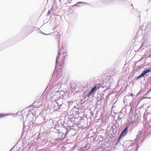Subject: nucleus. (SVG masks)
Listing matches in <instances>:
<instances>
[{
    "label": "nucleus",
    "instance_id": "obj_1",
    "mask_svg": "<svg viewBox=\"0 0 151 151\" xmlns=\"http://www.w3.org/2000/svg\"><path fill=\"white\" fill-rule=\"evenodd\" d=\"M144 128L143 130L138 133L137 135V137L135 140L136 141H138L139 138H140L142 136H144L145 139L146 136L151 133V125H150L148 123H143Z\"/></svg>",
    "mask_w": 151,
    "mask_h": 151
},
{
    "label": "nucleus",
    "instance_id": "obj_2",
    "mask_svg": "<svg viewBox=\"0 0 151 151\" xmlns=\"http://www.w3.org/2000/svg\"><path fill=\"white\" fill-rule=\"evenodd\" d=\"M36 109L35 107H28L20 111H18L16 113H35Z\"/></svg>",
    "mask_w": 151,
    "mask_h": 151
},
{
    "label": "nucleus",
    "instance_id": "obj_3",
    "mask_svg": "<svg viewBox=\"0 0 151 151\" xmlns=\"http://www.w3.org/2000/svg\"><path fill=\"white\" fill-rule=\"evenodd\" d=\"M67 114L69 116L68 121V123L70 124V123H72L73 124L71 125V126H73L75 122H76L77 119L73 115H73V114H70V115H69V114Z\"/></svg>",
    "mask_w": 151,
    "mask_h": 151
},
{
    "label": "nucleus",
    "instance_id": "obj_4",
    "mask_svg": "<svg viewBox=\"0 0 151 151\" xmlns=\"http://www.w3.org/2000/svg\"><path fill=\"white\" fill-rule=\"evenodd\" d=\"M150 71L151 70L150 69H147L144 70L139 75L135 78L134 79L138 80L139 78L144 76L147 73H149Z\"/></svg>",
    "mask_w": 151,
    "mask_h": 151
},
{
    "label": "nucleus",
    "instance_id": "obj_5",
    "mask_svg": "<svg viewBox=\"0 0 151 151\" xmlns=\"http://www.w3.org/2000/svg\"><path fill=\"white\" fill-rule=\"evenodd\" d=\"M105 99V98L103 97H101L99 99H98L96 102V106H100L101 105L104 103Z\"/></svg>",
    "mask_w": 151,
    "mask_h": 151
},
{
    "label": "nucleus",
    "instance_id": "obj_6",
    "mask_svg": "<svg viewBox=\"0 0 151 151\" xmlns=\"http://www.w3.org/2000/svg\"><path fill=\"white\" fill-rule=\"evenodd\" d=\"M129 125H127L124 128V130L122 131L120 135L123 136L124 137L126 135L128 132V128Z\"/></svg>",
    "mask_w": 151,
    "mask_h": 151
},
{
    "label": "nucleus",
    "instance_id": "obj_7",
    "mask_svg": "<svg viewBox=\"0 0 151 151\" xmlns=\"http://www.w3.org/2000/svg\"><path fill=\"white\" fill-rule=\"evenodd\" d=\"M135 144L134 142H131L129 143V146L127 148L128 151H130L133 150L134 148Z\"/></svg>",
    "mask_w": 151,
    "mask_h": 151
},
{
    "label": "nucleus",
    "instance_id": "obj_8",
    "mask_svg": "<svg viewBox=\"0 0 151 151\" xmlns=\"http://www.w3.org/2000/svg\"><path fill=\"white\" fill-rule=\"evenodd\" d=\"M17 114H0V119L4 117H6L7 116L10 115L13 117L16 116Z\"/></svg>",
    "mask_w": 151,
    "mask_h": 151
},
{
    "label": "nucleus",
    "instance_id": "obj_9",
    "mask_svg": "<svg viewBox=\"0 0 151 151\" xmlns=\"http://www.w3.org/2000/svg\"><path fill=\"white\" fill-rule=\"evenodd\" d=\"M61 54V52L60 51V50H59L58 51V54L57 56L56 60V67L58 64V59L60 57V55Z\"/></svg>",
    "mask_w": 151,
    "mask_h": 151
},
{
    "label": "nucleus",
    "instance_id": "obj_10",
    "mask_svg": "<svg viewBox=\"0 0 151 151\" xmlns=\"http://www.w3.org/2000/svg\"><path fill=\"white\" fill-rule=\"evenodd\" d=\"M139 114H134L133 116L132 117V120L134 121H136L139 118Z\"/></svg>",
    "mask_w": 151,
    "mask_h": 151
},
{
    "label": "nucleus",
    "instance_id": "obj_11",
    "mask_svg": "<svg viewBox=\"0 0 151 151\" xmlns=\"http://www.w3.org/2000/svg\"><path fill=\"white\" fill-rule=\"evenodd\" d=\"M133 95L132 93H130L129 94H128V95H126V96L124 97V103L125 105L126 106H127V104H125V99H127L128 97H129L130 96H131L132 97H133Z\"/></svg>",
    "mask_w": 151,
    "mask_h": 151
},
{
    "label": "nucleus",
    "instance_id": "obj_12",
    "mask_svg": "<svg viewBox=\"0 0 151 151\" xmlns=\"http://www.w3.org/2000/svg\"><path fill=\"white\" fill-rule=\"evenodd\" d=\"M148 114H143V117L144 119L143 123L145 124L146 121L147 120V118L148 116Z\"/></svg>",
    "mask_w": 151,
    "mask_h": 151
},
{
    "label": "nucleus",
    "instance_id": "obj_13",
    "mask_svg": "<svg viewBox=\"0 0 151 151\" xmlns=\"http://www.w3.org/2000/svg\"><path fill=\"white\" fill-rule=\"evenodd\" d=\"M82 3L85 4H90L89 3H87V2H83L81 1V2H78L76 4H75V5H74V6H80L79 4H82Z\"/></svg>",
    "mask_w": 151,
    "mask_h": 151
},
{
    "label": "nucleus",
    "instance_id": "obj_14",
    "mask_svg": "<svg viewBox=\"0 0 151 151\" xmlns=\"http://www.w3.org/2000/svg\"><path fill=\"white\" fill-rule=\"evenodd\" d=\"M97 87L96 86H95L94 87L92 88L90 90L93 93L96 90Z\"/></svg>",
    "mask_w": 151,
    "mask_h": 151
},
{
    "label": "nucleus",
    "instance_id": "obj_15",
    "mask_svg": "<svg viewBox=\"0 0 151 151\" xmlns=\"http://www.w3.org/2000/svg\"><path fill=\"white\" fill-rule=\"evenodd\" d=\"M71 129L70 127H68V128H66V131L65 132V136H66L68 134V133L70 130Z\"/></svg>",
    "mask_w": 151,
    "mask_h": 151
},
{
    "label": "nucleus",
    "instance_id": "obj_16",
    "mask_svg": "<svg viewBox=\"0 0 151 151\" xmlns=\"http://www.w3.org/2000/svg\"><path fill=\"white\" fill-rule=\"evenodd\" d=\"M93 93L90 91L87 94L86 96L87 97H89Z\"/></svg>",
    "mask_w": 151,
    "mask_h": 151
},
{
    "label": "nucleus",
    "instance_id": "obj_17",
    "mask_svg": "<svg viewBox=\"0 0 151 151\" xmlns=\"http://www.w3.org/2000/svg\"><path fill=\"white\" fill-rule=\"evenodd\" d=\"M122 137H123V136H122L121 135H120L119 136V137L118 138L117 140L118 141V142H120L121 140V139L122 138Z\"/></svg>",
    "mask_w": 151,
    "mask_h": 151
},
{
    "label": "nucleus",
    "instance_id": "obj_18",
    "mask_svg": "<svg viewBox=\"0 0 151 151\" xmlns=\"http://www.w3.org/2000/svg\"><path fill=\"white\" fill-rule=\"evenodd\" d=\"M41 138L40 137V134H39V135L38 136V137L37 138V140L38 141H40L41 140Z\"/></svg>",
    "mask_w": 151,
    "mask_h": 151
},
{
    "label": "nucleus",
    "instance_id": "obj_19",
    "mask_svg": "<svg viewBox=\"0 0 151 151\" xmlns=\"http://www.w3.org/2000/svg\"><path fill=\"white\" fill-rule=\"evenodd\" d=\"M96 86H97V88H99L101 86V84L100 83L98 84H96Z\"/></svg>",
    "mask_w": 151,
    "mask_h": 151
},
{
    "label": "nucleus",
    "instance_id": "obj_20",
    "mask_svg": "<svg viewBox=\"0 0 151 151\" xmlns=\"http://www.w3.org/2000/svg\"><path fill=\"white\" fill-rule=\"evenodd\" d=\"M67 55H66L64 57L63 56V63H64V62H65V57L66 56H67Z\"/></svg>",
    "mask_w": 151,
    "mask_h": 151
},
{
    "label": "nucleus",
    "instance_id": "obj_21",
    "mask_svg": "<svg viewBox=\"0 0 151 151\" xmlns=\"http://www.w3.org/2000/svg\"><path fill=\"white\" fill-rule=\"evenodd\" d=\"M110 94H108L106 96V100H107L108 99V98L109 97L110 95Z\"/></svg>",
    "mask_w": 151,
    "mask_h": 151
},
{
    "label": "nucleus",
    "instance_id": "obj_22",
    "mask_svg": "<svg viewBox=\"0 0 151 151\" xmlns=\"http://www.w3.org/2000/svg\"><path fill=\"white\" fill-rule=\"evenodd\" d=\"M119 142H118V141L117 140V142L114 145V147L116 146L117 145H118L119 143Z\"/></svg>",
    "mask_w": 151,
    "mask_h": 151
},
{
    "label": "nucleus",
    "instance_id": "obj_23",
    "mask_svg": "<svg viewBox=\"0 0 151 151\" xmlns=\"http://www.w3.org/2000/svg\"><path fill=\"white\" fill-rule=\"evenodd\" d=\"M53 9H54V7H53V6H52L51 8L50 9V10H51V12H53Z\"/></svg>",
    "mask_w": 151,
    "mask_h": 151
},
{
    "label": "nucleus",
    "instance_id": "obj_24",
    "mask_svg": "<svg viewBox=\"0 0 151 151\" xmlns=\"http://www.w3.org/2000/svg\"><path fill=\"white\" fill-rule=\"evenodd\" d=\"M93 115H94V114H91V116H89V119H91L92 116Z\"/></svg>",
    "mask_w": 151,
    "mask_h": 151
},
{
    "label": "nucleus",
    "instance_id": "obj_25",
    "mask_svg": "<svg viewBox=\"0 0 151 151\" xmlns=\"http://www.w3.org/2000/svg\"><path fill=\"white\" fill-rule=\"evenodd\" d=\"M151 26V22L150 23H149V24H148V25L147 26V27H150Z\"/></svg>",
    "mask_w": 151,
    "mask_h": 151
},
{
    "label": "nucleus",
    "instance_id": "obj_26",
    "mask_svg": "<svg viewBox=\"0 0 151 151\" xmlns=\"http://www.w3.org/2000/svg\"><path fill=\"white\" fill-rule=\"evenodd\" d=\"M62 139L61 138H57V139H56V140L57 141H59L61 139Z\"/></svg>",
    "mask_w": 151,
    "mask_h": 151
},
{
    "label": "nucleus",
    "instance_id": "obj_27",
    "mask_svg": "<svg viewBox=\"0 0 151 151\" xmlns=\"http://www.w3.org/2000/svg\"><path fill=\"white\" fill-rule=\"evenodd\" d=\"M51 12V10H49L48 11V12L47 13V15H49L50 13V12Z\"/></svg>",
    "mask_w": 151,
    "mask_h": 151
},
{
    "label": "nucleus",
    "instance_id": "obj_28",
    "mask_svg": "<svg viewBox=\"0 0 151 151\" xmlns=\"http://www.w3.org/2000/svg\"><path fill=\"white\" fill-rule=\"evenodd\" d=\"M120 116L122 117V116H121L120 115H119V116H118V119H119V120L121 119L122 118L121 117H120Z\"/></svg>",
    "mask_w": 151,
    "mask_h": 151
},
{
    "label": "nucleus",
    "instance_id": "obj_29",
    "mask_svg": "<svg viewBox=\"0 0 151 151\" xmlns=\"http://www.w3.org/2000/svg\"><path fill=\"white\" fill-rule=\"evenodd\" d=\"M68 3H70L72 1V0H68Z\"/></svg>",
    "mask_w": 151,
    "mask_h": 151
},
{
    "label": "nucleus",
    "instance_id": "obj_30",
    "mask_svg": "<svg viewBox=\"0 0 151 151\" xmlns=\"http://www.w3.org/2000/svg\"><path fill=\"white\" fill-rule=\"evenodd\" d=\"M39 103V102H38V101H35V102L33 104H34L35 103Z\"/></svg>",
    "mask_w": 151,
    "mask_h": 151
},
{
    "label": "nucleus",
    "instance_id": "obj_31",
    "mask_svg": "<svg viewBox=\"0 0 151 151\" xmlns=\"http://www.w3.org/2000/svg\"><path fill=\"white\" fill-rule=\"evenodd\" d=\"M138 148V145H137L136 147V150L135 151H137V150Z\"/></svg>",
    "mask_w": 151,
    "mask_h": 151
},
{
    "label": "nucleus",
    "instance_id": "obj_32",
    "mask_svg": "<svg viewBox=\"0 0 151 151\" xmlns=\"http://www.w3.org/2000/svg\"><path fill=\"white\" fill-rule=\"evenodd\" d=\"M26 121L27 120H26L25 121H24V126H23V128H24V124H25V123H26Z\"/></svg>",
    "mask_w": 151,
    "mask_h": 151
},
{
    "label": "nucleus",
    "instance_id": "obj_33",
    "mask_svg": "<svg viewBox=\"0 0 151 151\" xmlns=\"http://www.w3.org/2000/svg\"><path fill=\"white\" fill-rule=\"evenodd\" d=\"M60 40H59V41H58V47H60Z\"/></svg>",
    "mask_w": 151,
    "mask_h": 151
},
{
    "label": "nucleus",
    "instance_id": "obj_34",
    "mask_svg": "<svg viewBox=\"0 0 151 151\" xmlns=\"http://www.w3.org/2000/svg\"><path fill=\"white\" fill-rule=\"evenodd\" d=\"M42 33L44 35H49L50 34V33H49V34H45V33H44L43 32H42Z\"/></svg>",
    "mask_w": 151,
    "mask_h": 151
},
{
    "label": "nucleus",
    "instance_id": "obj_35",
    "mask_svg": "<svg viewBox=\"0 0 151 151\" xmlns=\"http://www.w3.org/2000/svg\"><path fill=\"white\" fill-rule=\"evenodd\" d=\"M144 99L148 98V99H151V97H144Z\"/></svg>",
    "mask_w": 151,
    "mask_h": 151
},
{
    "label": "nucleus",
    "instance_id": "obj_36",
    "mask_svg": "<svg viewBox=\"0 0 151 151\" xmlns=\"http://www.w3.org/2000/svg\"><path fill=\"white\" fill-rule=\"evenodd\" d=\"M86 116H87V115L86 114H83V116L85 117H87Z\"/></svg>",
    "mask_w": 151,
    "mask_h": 151
},
{
    "label": "nucleus",
    "instance_id": "obj_37",
    "mask_svg": "<svg viewBox=\"0 0 151 151\" xmlns=\"http://www.w3.org/2000/svg\"><path fill=\"white\" fill-rule=\"evenodd\" d=\"M151 91V89L150 90H149V91H148V93H147V94H145V96L148 93L150 92Z\"/></svg>",
    "mask_w": 151,
    "mask_h": 151
},
{
    "label": "nucleus",
    "instance_id": "obj_38",
    "mask_svg": "<svg viewBox=\"0 0 151 151\" xmlns=\"http://www.w3.org/2000/svg\"><path fill=\"white\" fill-rule=\"evenodd\" d=\"M151 91V89L150 90H149V91H148V93H147V94H145V96L148 93L150 92Z\"/></svg>",
    "mask_w": 151,
    "mask_h": 151
},
{
    "label": "nucleus",
    "instance_id": "obj_39",
    "mask_svg": "<svg viewBox=\"0 0 151 151\" xmlns=\"http://www.w3.org/2000/svg\"><path fill=\"white\" fill-rule=\"evenodd\" d=\"M151 91V89L150 90H149V91H148V93H147V94H145V96L148 93L150 92Z\"/></svg>",
    "mask_w": 151,
    "mask_h": 151
},
{
    "label": "nucleus",
    "instance_id": "obj_40",
    "mask_svg": "<svg viewBox=\"0 0 151 151\" xmlns=\"http://www.w3.org/2000/svg\"><path fill=\"white\" fill-rule=\"evenodd\" d=\"M27 118H26V120L27 119V117H28V114H27Z\"/></svg>",
    "mask_w": 151,
    "mask_h": 151
},
{
    "label": "nucleus",
    "instance_id": "obj_41",
    "mask_svg": "<svg viewBox=\"0 0 151 151\" xmlns=\"http://www.w3.org/2000/svg\"><path fill=\"white\" fill-rule=\"evenodd\" d=\"M84 127H83V126H81L80 127L81 128H83Z\"/></svg>",
    "mask_w": 151,
    "mask_h": 151
},
{
    "label": "nucleus",
    "instance_id": "obj_42",
    "mask_svg": "<svg viewBox=\"0 0 151 151\" xmlns=\"http://www.w3.org/2000/svg\"><path fill=\"white\" fill-rule=\"evenodd\" d=\"M76 109V108H73V110L74 111H75Z\"/></svg>",
    "mask_w": 151,
    "mask_h": 151
},
{
    "label": "nucleus",
    "instance_id": "obj_43",
    "mask_svg": "<svg viewBox=\"0 0 151 151\" xmlns=\"http://www.w3.org/2000/svg\"><path fill=\"white\" fill-rule=\"evenodd\" d=\"M142 45H143V44H142L141 45V46L139 48V49H141V48H142Z\"/></svg>",
    "mask_w": 151,
    "mask_h": 151
},
{
    "label": "nucleus",
    "instance_id": "obj_44",
    "mask_svg": "<svg viewBox=\"0 0 151 151\" xmlns=\"http://www.w3.org/2000/svg\"><path fill=\"white\" fill-rule=\"evenodd\" d=\"M77 110H78V111H76V113H77V112H78V109H77Z\"/></svg>",
    "mask_w": 151,
    "mask_h": 151
},
{
    "label": "nucleus",
    "instance_id": "obj_45",
    "mask_svg": "<svg viewBox=\"0 0 151 151\" xmlns=\"http://www.w3.org/2000/svg\"><path fill=\"white\" fill-rule=\"evenodd\" d=\"M80 100H81V102H82V99H80ZM81 104H82V102H81Z\"/></svg>",
    "mask_w": 151,
    "mask_h": 151
},
{
    "label": "nucleus",
    "instance_id": "obj_46",
    "mask_svg": "<svg viewBox=\"0 0 151 151\" xmlns=\"http://www.w3.org/2000/svg\"><path fill=\"white\" fill-rule=\"evenodd\" d=\"M58 105L59 106H61V104H60V105H59V104L58 103Z\"/></svg>",
    "mask_w": 151,
    "mask_h": 151
},
{
    "label": "nucleus",
    "instance_id": "obj_47",
    "mask_svg": "<svg viewBox=\"0 0 151 151\" xmlns=\"http://www.w3.org/2000/svg\"><path fill=\"white\" fill-rule=\"evenodd\" d=\"M131 6H132V7H133V4H131Z\"/></svg>",
    "mask_w": 151,
    "mask_h": 151
},
{
    "label": "nucleus",
    "instance_id": "obj_48",
    "mask_svg": "<svg viewBox=\"0 0 151 151\" xmlns=\"http://www.w3.org/2000/svg\"><path fill=\"white\" fill-rule=\"evenodd\" d=\"M102 114H100L101 116Z\"/></svg>",
    "mask_w": 151,
    "mask_h": 151
},
{
    "label": "nucleus",
    "instance_id": "obj_49",
    "mask_svg": "<svg viewBox=\"0 0 151 151\" xmlns=\"http://www.w3.org/2000/svg\"><path fill=\"white\" fill-rule=\"evenodd\" d=\"M66 53V52H63V54H64V53Z\"/></svg>",
    "mask_w": 151,
    "mask_h": 151
},
{
    "label": "nucleus",
    "instance_id": "obj_50",
    "mask_svg": "<svg viewBox=\"0 0 151 151\" xmlns=\"http://www.w3.org/2000/svg\"><path fill=\"white\" fill-rule=\"evenodd\" d=\"M90 113L91 114V113H92L91 112H90Z\"/></svg>",
    "mask_w": 151,
    "mask_h": 151
},
{
    "label": "nucleus",
    "instance_id": "obj_51",
    "mask_svg": "<svg viewBox=\"0 0 151 151\" xmlns=\"http://www.w3.org/2000/svg\"><path fill=\"white\" fill-rule=\"evenodd\" d=\"M78 126H79V127H79L80 125H79H79H78Z\"/></svg>",
    "mask_w": 151,
    "mask_h": 151
},
{
    "label": "nucleus",
    "instance_id": "obj_52",
    "mask_svg": "<svg viewBox=\"0 0 151 151\" xmlns=\"http://www.w3.org/2000/svg\"><path fill=\"white\" fill-rule=\"evenodd\" d=\"M109 114V116L110 115Z\"/></svg>",
    "mask_w": 151,
    "mask_h": 151
},
{
    "label": "nucleus",
    "instance_id": "obj_53",
    "mask_svg": "<svg viewBox=\"0 0 151 151\" xmlns=\"http://www.w3.org/2000/svg\"><path fill=\"white\" fill-rule=\"evenodd\" d=\"M114 113L116 114V113L115 112Z\"/></svg>",
    "mask_w": 151,
    "mask_h": 151
},
{
    "label": "nucleus",
    "instance_id": "obj_54",
    "mask_svg": "<svg viewBox=\"0 0 151 151\" xmlns=\"http://www.w3.org/2000/svg\"><path fill=\"white\" fill-rule=\"evenodd\" d=\"M124 116H123L122 117H124Z\"/></svg>",
    "mask_w": 151,
    "mask_h": 151
},
{
    "label": "nucleus",
    "instance_id": "obj_55",
    "mask_svg": "<svg viewBox=\"0 0 151 151\" xmlns=\"http://www.w3.org/2000/svg\"><path fill=\"white\" fill-rule=\"evenodd\" d=\"M93 151H95L94 150H93Z\"/></svg>",
    "mask_w": 151,
    "mask_h": 151
}]
</instances>
